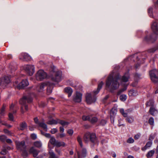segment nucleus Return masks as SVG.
Returning <instances> with one entry per match:
<instances>
[{
  "instance_id": "obj_1",
  "label": "nucleus",
  "mask_w": 158,
  "mask_h": 158,
  "mask_svg": "<svg viewBox=\"0 0 158 158\" xmlns=\"http://www.w3.org/2000/svg\"><path fill=\"white\" fill-rule=\"evenodd\" d=\"M114 72H112L109 75L106 81V88L110 91L118 89L119 86V81H121L119 74L114 76Z\"/></svg>"
},
{
  "instance_id": "obj_2",
  "label": "nucleus",
  "mask_w": 158,
  "mask_h": 158,
  "mask_svg": "<svg viewBox=\"0 0 158 158\" xmlns=\"http://www.w3.org/2000/svg\"><path fill=\"white\" fill-rule=\"evenodd\" d=\"M83 139L85 142L86 143H88L89 142L94 143L96 140V137L94 133L87 132L85 134Z\"/></svg>"
},
{
  "instance_id": "obj_3",
  "label": "nucleus",
  "mask_w": 158,
  "mask_h": 158,
  "mask_svg": "<svg viewBox=\"0 0 158 158\" xmlns=\"http://www.w3.org/2000/svg\"><path fill=\"white\" fill-rule=\"evenodd\" d=\"M62 73L60 71H56L53 70L51 72L50 78L52 81L55 82H58L61 80Z\"/></svg>"
},
{
  "instance_id": "obj_4",
  "label": "nucleus",
  "mask_w": 158,
  "mask_h": 158,
  "mask_svg": "<svg viewBox=\"0 0 158 158\" xmlns=\"http://www.w3.org/2000/svg\"><path fill=\"white\" fill-rule=\"evenodd\" d=\"M32 100V98L31 96H24L19 101L20 104L25 107V110H28V108L27 103L31 102Z\"/></svg>"
},
{
  "instance_id": "obj_5",
  "label": "nucleus",
  "mask_w": 158,
  "mask_h": 158,
  "mask_svg": "<svg viewBox=\"0 0 158 158\" xmlns=\"http://www.w3.org/2000/svg\"><path fill=\"white\" fill-rule=\"evenodd\" d=\"M149 75L152 81L154 83L158 81V71L156 69H153L149 72Z\"/></svg>"
},
{
  "instance_id": "obj_6",
  "label": "nucleus",
  "mask_w": 158,
  "mask_h": 158,
  "mask_svg": "<svg viewBox=\"0 0 158 158\" xmlns=\"http://www.w3.org/2000/svg\"><path fill=\"white\" fill-rule=\"evenodd\" d=\"M36 78L37 80L42 81L47 77V74L42 70H39L36 74Z\"/></svg>"
},
{
  "instance_id": "obj_7",
  "label": "nucleus",
  "mask_w": 158,
  "mask_h": 158,
  "mask_svg": "<svg viewBox=\"0 0 158 158\" xmlns=\"http://www.w3.org/2000/svg\"><path fill=\"white\" fill-rule=\"evenodd\" d=\"M24 69L26 73L30 76L32 75L34 73L35 67L33 65H25L24 66Z\"/></svg>"
},
{
  "instance_id": "obj_8",
  "label": "nucleus",
  "mask_w": 158,
  "mask_h": 158,
  "mask_svg": "<svg viewBox=\"0 0 158 158\" xmlns=\"http://www.w3.org/2000/svg\"><path fill=\"white\" fill-rule=\"evenodd\" d=\"M18 82L17 81H15L14 85L16 86L19 89H21L29 85V83L27 80H23L21 82L18 84Z\"/></svg>"
},
{
  "instance_id": "obj_9",
  "label": "nucleus",
  "mask_w": 158,
  "mask_h": 158,
  "mask_svg": "<svg viewBox=\"0 0 158 158\" xmlns=\"http://www.w3.org/2000/svg\"><path fill=\"white\" fill-rule=\"evenodd\" d=\"M58 123H60L64 127L67 126L69 124V123L68 122H65L62 120H60L58 119L56 120L52 119L48 121L47 122V123L50 125L56 124Z\"/></svg>"
},
{
  "instance_id": "obj_10",
  "label": "nucleus",
  "mask_w": 158,
  "mask_h": 158,
  "mask_svg": "<svg viewBox=\"0 0 158 158\" xmlns=\"http://www.w3.org/2000/svg\"><path fill=\"white\" fill-rule=\"evenodd\" d=\"M10 82L9 77L8 76H5L1 79L0 85L2 88H4Z\"/></svg>"
},
{
  "instance_id": "obj_11",
  "label": "nucleus",
  "mask_w": 158,
  "mask_h": 158,
  "mask_svg": "<svg viewBox=\"0 0 158 158\" xmlns=\"http://www.w3.org/2000/svg\"><path fill=\"white\" fill-rule=\"evenodd\" d=\"M15 143L17 148L18 150L21 151L26 149V146L25 145L24 141H23L21 142L16 141Z\"/></svg>"
},
{
  "instance_id": "obj_12",
  "label": "nucleus",
  "mask_w": 158,
  "mask_h": 158,
  "mask_svg": "<svg viewBox=\"0 0 158 158\" xmlns=\"http://www.w3.org/2000/svg\"><path fill=\"white\" fill-rule=\"evenodd\" d=\"M86 100L88 104H90L95 102L96 98L94 96L92 97L91 94L88 93L86 95Z\"/></svg>"
},
{
  "instance_id": "obj_13",
  "label": "nucleus",
  "mask_w": 158,
  "mask_h": 158,
  "mask_svg": "<svg viewBox=\"0 0 158 158\" xmlns=\"http://www.w3.org/2000/svg\"><path fill=\"white\" fill-rule=\"evenodd\" d=\"M152 29L155 34L158 35V21L156 20L153 22L151 26Z\"/></svg>"
},
{
  "instance_id": "obj_14",
  "label": "nucleus",
  "mask_w": 158,
  "mask_h": 158,
  "mask_svg": "<svg viewBox=\"0 0 158 158\" xmlns=\"http://www.w3.org/2000/svg\"><path fill=\"white\" fill-rule=\"evenodd\" d=\"M14 106L13 104L11 105L10 107V111L11 112L9 114V118L10 120L14 121V118L12 112L13 114H15L16 112V111L14 110Z\"/></svg>"
},
{
  "instance_id": "obj_15",
  "label": "nucleus",
  "mask_w": 158,
  "mask_h": 158,
  "mask_svg": "<svg viewBox=\"0 0 158 158\" xmlns=\"http://www.w3.org/2000/svg\"><path fill=\"white\" fill-rule=\"evenodd\" d=\"M82 94L79 92H77L76 95L73 97V100L75 102H81Z\"/></svg>"
},
{
  "instance_id": "obj_16",
  "label": "nucleus",
  "mask_w": 158,
  "mask_h": 158,
  "mask_svg": "<svg viewBox=\"0 0 158 158\" xmlns=\"http://www.w3.org/2000/svg\"><path fill=\"white\" fill-rule=\"evenodd\" d=\"M29 152L32 153L34 157H35L38 155L39 151L37 150L33 147H32L29 150Z\"/></svg>"
},
{
  "instance_id": "obj_17",
  "label": "nucleus",
  "mask_w": 158,
  "mask_h": 158,
  "mask_svg": "<svg viewBox=\"0 0 158 158\" xmlns=\"http://www.w3.org/2000/svg\"><path fill=\"white\" fill-rule=\"evenodd\" d=\"M117 112V110L115 108H113L111 110L110 119L111 121L113 120V122H114V116L116 114Z\"/></svg>"
},
{
  "instance_id": "obj_18",
  "label": "nucleus",
  "mask_w": 158,
  "mask_h": 158,
  "mask_svg": "<svg viewBox=\"0 0 158 158\" xmlns=\"http://www.w3.org/2000/svg\"><path fill=\"white\" fill-rule=\"evenodd\" d=\"M129 78V74L128 72H127L123 76L121 80L123 82H127L128 81Z\"/></svg>"
},
{
  "instance_id": "obj_19",
  "label": "nucleus",
  "mask_w": 158,
  "mask_h": 158,
  "mask_svg": "<svg viewBox=\"0 0 158 158\" xmlns=\"http://www.w3.org/2000/svg\"><path fill=\"white\" fill-rule=\"evenodd\" d=\"M150 114L154 116L157 113V110L154 107H151L149 110Z\"/></svg>"
},
{
  "instance_id": "obj_20",
  "label": "nucleus",
  "mask_w": 158,
  "mask_h": 158,
  "mask_svg": "<svg viewBox=\"0 0 158 158\" xmlns=\"http://www.w3.org/2000/svg\"><path fill=\"white\" fill-rule=\"evenodd\" d=\"M46 85V84L45 83H41L37 87L36 89L39 92H41L43 90Z\"/></svg>"
},
{
  "instance_id": "obj_21",
  "label": "nucleus",
  "mask_w": 158,
  "mask_h": 158,
  "mask_svg": "<svg viewBox=\"0 0 158 158\" xmlns=\"http://www.w3.org/2000/svg\"><path fill=\"white\" fill-rule=\"evenodd\" d=\"M119 110L120 113L124 117H126L127 116L128 113L129 111V110H126L125 111L123 108H120L119 109Z\"/></svg>"
},
{
  "instance_id": "obj_22",
  "label": "nucleus",
  "mask_w": 158,
  "mask_h": 158,
  "mask_svg": "<svg viewBox=\"0 0 158 158\" xmlns=\"http://www.w3.org/2000/svg\"><path fill=\"white\" fill-rule=\"evenodd\" d=\"M104 83L103 82L101 81L98 85V88L97 89V90L96 91H94V93L95 94H98L99 92V91L100 89H101L102 86V85H103Z\"/></svg>"
},
{
  "instance_id": "obj_23",
  "label": "nucleus",
  "mask_w": 158,
  "mask_h": 158,
  "mask_svg": "<svg viewBox=\"0 0 158 158\" xmlns=\"http://www.w3.org/2000/svg\"><path fill=\"white\" fill-rule=\"evenodd\" d=\"M34 146L36 148H40L42 146V143L40 141H37L33 143Z\"/></svg>"
},
{
  "instance_id": "obj_24",
  "label": "nucleus",
  "mask_w": 158,
  "mask_h": 158,
  "mask_svg": "<svg viewBox=\"0 0 158 158\" xmlns=\"http://www.w3.org/2000/svg\"><path fill=\"white\" fill-rule=\"evenodd\" d=\"M98 119L96 117L93 116L92 115H90V118L89 121L92 123H94L97 122Z\"/></svg>"
},
{
  "instance_id": "obj_25",
  "label": "nucleus",
  "mask_w": 158,
  "mask_h": 158,
  "mask_svg": "<svg viewBox=\"0 0 158 158\" xmlns=\"http://www.w3.org/2000/svg\"><path fill=\"white\" fill-rule=\"evenodd\" d=\"M64 90L66 92L69 94V97L71 96L73 92V90L71 88L69 87H66L65 88Z\"/></svg>"
},
{
  "instance_id": "obj_26",
  "label": "nucleus",
  "mask_w": 158,
  "mask_h": 158,
  "mask_svg": "<svg viewBox=\"0 0 158 158\" xmlns=\"http://www.w3.org/2000/svg\"><path fill=\"white\" fill-rule=\"evenodd\" d=\"M65 145V143L64 142L57 141L55 146L57 147H59L61 146L64 147Z\"/></svg>"
},
{
  "instance_id": "obj_27",
  "label": "nucleus",
  "mask_w": 158,
  "mask_h": 158,
  "mask_svg": "<svg viewBox=\"0 0 158 158\" xmlns=\"http://www.w3.org/2000/svg\"><path fill=\"white\" fill-rule=\"evenodd\" d=\"M24 60L28 61L31 59V57L26 53H24L22 54Z\"/></svg>"
},
{
  "instance_id": "obj_28",
  "label": "nucleus",
  "mask_w": 158,
  "mask_h": 158,
  "mask_svg": "<svg viewBox=\"0 0 158 158\" xmlns=\"http://www.w3.org/2000/svg\"><path fill=\"white\" fill-rule=\"evenodd\" d=\"M27 125L25 122H23L20 124V129L23 130L27 128Z\"/></svg>"
},
{
  "instance_id": "obj_29",
  "label": "nucleus",
  "mask_w": 158,
  "mask_h": 158,
  "mask_svg": "<svg viewBox=\"0 0 158 158\" xmlns=\"http://www.w3.org/2000/svg\"><path fill=\"white\" fill-rule=\"evenodd\" d=\"M137 94V92L134 90H131L129 92V95L130 96H136Z\"/></svg>"
},
{
  "instance_id": "obj_30",
  "label": "nucleus",
  "mask_w": 158,
  "mask_h": 158,
  "mask_svg": "<svg viewBox=\"0 0 158 158\" xmlns=\"http://www.w3.org/2000/svg\"><path fill=\"white\" fill-rule=\"evenodd\" d=\"M152 145V141H149L148 142L145 146L143 148H142V149L143 150H145L146 149H147L148 148L150 147Z\"/></svg>"
},
{
  "instance_id": "obj_31",
  "label": "nucleus",
  "mask_w": 158,
  "mask_h": 158,
  "mask_svg": "<svg viewBox=\"0 0 158 158\" xmlns=\"http://www.w3.org/2000/svg\"><path fill=\"white\" fill-rule=\"evenodd\" d=\"M154 102L152 100H150L147 102L146 106H147L154 107Z\"/></svg>"
},
{
  "instance_id": "obj_32",
  "label": "nucleus",
  "mask_w": 158,
  "mask_h": 158,
  "mask_svg": "<svg viewBox=\"0 0 158 158\" xmlns=\"http://www.w3.org/2000/svg\"><path fill=\"white\" fill-rule=\"evenodd\" d=\"M155 153L154 150H151L149 151L147 154V156L148 158H150L152 157Z\"/></svg>"
},
{
  "instance_id": "obj_33",
  "label": "nucleus",
  "mask_w": 158,
  "mask_h": 158,
  "mask_svg": "<svg viewBox=\"0 0 158 158\" xmlns=\"http://www.w3.org/2000/svg\"><path fill=\"white\" fill-rule=\"evenodd\" d=\"M39 125L43 128L45 131H47V125L45 123H39Z\"/></svg>"
},
{
  "instance_id": "obj_34",
  "label": "nucleus",
  "mask_w": 158,
  "mask_h": 158,
  "mask_svg": "<svg viewBox=\"0 0 158 158\" xmlns=\"http://www.w3.org/2000/svg\"><path fill=\"white\" fill-rule=\"evenodd\" d=\"M77 140L79 144L81 147H83L82 138L80 136H78L77 138Z\"/></svg>"
},
{
  "instance_id": "obj_35",
  "label": "nucleus",
  "mask_w": 158,
  "mask_h": 158,
  "mask_svg": "<svg viewBox=\"0 0 158 158\" xmlns=\"http://www.w3.org/2000/svg\"><path fill=\"white\" fill-rule=\"evenodd\" d=\"M56 141L54 137H51L49 142L51 144L55 146Z\"/></svg>"
},
{
  "instance_id": "obj_36",
  "label": "nucleus",
  "mask_w": 158,
  "mask_h": 158,
  "mask_svg": "<svg viewBox=\"0 0 158 158\" xmlns=\"http://www.w3.org/2000/svg\"><path fill=\"white\" fill-rule=\"evenodd\" d=\"M50 156L49 158H58V157L55 155L54 153L51 150L49 151Z\"/></svg>"
},
{
  "instance_id": "obj_37",
  "label": "nucleus",
  "mask_w": 158,
  "mask_h": 158,
  "mask_svg": "<svg viewBox=\"0 0 158 158\" xmlns=\"http://www.w3.org/2000/svg\"><path fill=\"white\" fill-rule=\"evenodd\" d=\"M126 120L129 123H131L133 122L134 119L131 117H128L126 118Z\"/></svg>"
},
{
  "instance_id": "obj_38",
  "label": "nucleus",
  "mask_w": 158,
  "mask_h": 158,
  "mask_svg": "<svg viewBox=\"0 0 158 158\" xmlns=\"http://www.w3.org/2000/svg\"><path fill=\"white\" fill-rule=\"evenodd\" d=\"M90 115H83L82 117V119L84 121L88 120L89 121L90 119Z\"/></svg>"
},
{
  "instance_id": "obj_39",
  "label": "nucleus",
  "mask_w": 158,
  "mask_h": 158,
  "mask_svg": "<svg viewBox=\"0 0 158 158\" xmlns=\"http://www.w3.org/2000/svg\"><path fill=\"white\" fill-rule=\"evenodd\" d=\"M22 151V155L24 158L28 156V153L26 149L21 151Z\"/></svg>"
},
{
  "instance_id": "obj_40",
  "label": "nucleus",
  "mask_w": 158,
  "mask_h": 158,
  "mask_svg": "<svg viewBox=\"0 0 158 158\" xmlns=\"http://www.w3.org/2000/svg\"><path fill=\"white\" fill-rule=\"evenodd\" d=\"M9 68L11 70V72L15 71L16 69V68L15 65H13L10 64L9 66Z\"/></svg>"
},
{
  "instance_id": "obj_41",
  "label": "nucleus",
  "mask_w": 158,
  "mask_h": 158,
  "mask_svg": "<svg viewBox=\"0 0 158 158\" xmlns=\"http://www.w3.org/2000/svg\"><path fill=\"white\" fill-rule=\"evenodd\" d=\"M6 139V137L5 135H1L0 136V140L2 142H4Z\"/></svg>"
},
{
  "instance_id": "obj_42",
  "label": "nucleus",
  "mask_w": 158,
  "mask_h": 158,
  "mask_svg": "<svg viewBox=\"0 0 158 158\" xmlns=\"http://www.w3.org/2000/svg\"><path fill=\"white\" fill-rule=\"evenodd\" d=\"M120 98L121 101H124L126 99L127 96L124 94H123L120 96Z\"/></svg>"
},
{
  "instance_id": "obj_43",
  "label": "nucleus",
  "mask_w": 158,
  "mask_h": 158,
  "mask_svg": "<svg viewBox=\"0 0 158 158\" xmlns=\"http://www.w3.org/2000/svg\"><path fill=\"white\" fill-rule=\"evenodd\" d=\"M134 140L131 137H130L127 140V143H132L134 142Z\"/></svg>"
},
{
  "instance_id": "obj_44",
  "label": "nucleus",
  "mask_w": 158,
  "mask_h": 158,
  "mask_svg": "<svg viewBox=\"0 0 158 158\" xmlns=\"http://www.w3.org/2000/svg\"><path fill=\"white\" fill-rule=\"evenodd\" d=\"M5 109V106L3 105V107L1 110L0 115L1 116H3L4 114V110Z\"/></svg>"
},
{
  "instance_id": "obj_45",
  "label": "nucleus",
  "mask_w": 158,
  "mask_h": 158,
  "mask_svg": "<svg viewBox=\"0 0 158 158\" xmlns=\"http://www.w3.org/2000/svg\"><path fill=\"white\" fill-rule=\"evenodd\" d=\"M140 75L138 73H136L134 76V78L135 81H137L140 78Z\"/></svg>"
},
{
  "instance_id": "obj_46",
  "label": "nucleus",
  "mask_w": 158,
  "mask_h": 158,
  "mask_svg": "<svg viewBox=\"0 0 158 158\" xmlns=\"http://www.w3.org/2000/svg\"><path fill=\"white\" fill-rule=\"evenodd\" d=\"M149 123L151 125H153L154 123V120L153 118L151 117L150 118L149 120Z\"/></svg>"
},
{
  "instance_id": "obj_47",
  "label": "nucleus",
  "mask_w": 158,
  "mask_h": 158,
  "mask_svg": "<svg viewBox=\"0 0 158 158\" xmlns=\"http://www.w3.org/2000/svg\"><path fill=\"white\" fill-rule=\"evenodd\" d=\"M152 8L150 7L148 9V13L150 17L152 16Z\"/></svg>"
},
{
  "instance_id": "obj_48",
  "label": "nucleus",
  "mask_w": 158,
  "mask_h": 158,
  "mask_svg": "<svg viewBox=\"0 0 158 158\" xmlns=\"http://www.w3.org/2000/svg\"><path fill=\"white\" fill-rule=\"evenodd\" d=\"M7 152V150L6 149H3L2 150V151L0 153L2 155H5L6 154Z\"/></svg>"
},
{
  "instance_id": "obj_49",
  "label": "nucleus",
  "mask_w": 158,
  "mask_h": 158,
  "mask_svg": "<svg viewBox=\"0 0 158 158\" xmlns=\"http://www.w3.org/2000/svg\"><path fill=\"white\" fill-rule=\"evenodd\" d=\"M52 92V89L49 87H48L47 89V93L48 94H50Z\"/></svg>"
},
{
  "instance_id": "obj_50",
  "label": "nucleus",
  "mask_w": 158,
  "mask_h": 158,
  "mask_svg": "<svg viewBox=\"0 0 158 158\" xmlns=\"http://www.w3.org/2000/svg\"><path fill=\"white\" fill-rule=\"evenodd\" d=\"M41 133L42 134L44 135L47 138H50L51 137L50 135L49 134L46 133L45 134L44 132L41 131Z\"/></svg>"
},
{
  "instance_id": "obj_51",
  "label": "nucleus",
  "mask_w": 158,
  "mask_h": 158,
  "mask_svg": "<svg viewBox=\"0 0 158 158\" xmlns=\"http://www.w3.org/2000/svg\"><path fill=\"white\" fill-rule=\"evenodd\" d=\"M155 137V136L154 135H150L149 138V140L152 141V140L154 139Z\"/></svg>"
},
{
  "instance_id": "obj_52",
  "label": "nucleus",
  "mask_w": 158,
  "mask_h": 158,
  "mask_svg": "<svg viewBox=\"0 0 158 158\" xmlns=\"http://www.w3.org/2000/svg\"><path fill=\"white\" fill-rule=\"evenodd\" d=\"M31 138L33 139H35L37 138L36 135L35 134H31Z\"/></svg>"
},
{
  "instance_id": "obj_53",
  "label": "nucleus",
  "mask_w": 158,
  "mask_h": 158,
  "mask_svg": "<svg viewBox=\"0 0 158 158\" xmlns=\"http://www.w3.org/2000/svg\"><path fill=\"white\" fill-rule=\"evenodd\" d=\"M86 151L85 149H83L82 151V156L83 157H85V156L86 154Z\"/></svg>"
},
{
  "instance_id": "obj_54",
  "label": "nucleus",
  "mask_w": 158,
  "mask_h": 158,
  "mask_svg": "<svg viewBox=\"0 0 158 158\" xmlns=\"http://www.w3.org/2000/svg\"><path fill=\"white\" fill-rule=\"evenodd\" d=\"M106 123V122L105 120L102 119L101 120L100 123L102 125H104Z\"/></svg>"
},
{
  "instance_id": "obj_55",
  "label": "nucleus",
  "mask_w": 158,
  "mask_h": 158,
  "mask_svg": "<svg viewBox=\"0 0 158 158\" xmlns=\"http://www.w3.org/2000/svg\"><path fill=\"white\" fill-rule=\"evenodd\" d=\"M140 136V134H138L135 135L134 138L135 140H137L139 138Z\"/></svg>"
},
{
  "instance_id": "obj_56",
  "label": "nucleus",
  "mask_w": 158,
  "mask_h": 158,
  "mask_svg": "<svg viewBox=\"0 0 158 158\" xmlns=\"http://www.w3.org/2000/svg\"><path fill=\"white\" fill-rule=\"evenodd\" d=\"M4 132L5 133L7 134L8 135H11V132H10L8 130L5 129L4 130Z\"/></svg>"
},
{
  "instance_id": "obj_57",
  "label": "nucleus",
  "mask_w": 158,
  "mask_h": 158,
  "mask_svg": "<svg viewBox=\"0 0 158 158\" xmlns=\"http://www.w3.org/2000/svg\"><path fill=\"white\" fill-rule=\"evenodd\" d=\"M126 87H125L123 88V89H121L120 90L118 93V94L119 95L122 92H123V91H125L126 89Z\"/></svg>"
},
{
  "instance_id": "obj_58",
  "label": "nucleus",
  "mask_w": 158,
  "mask_h": 158,
  "mask_svg": "<svg viewBox=\"0 0 158 158\" xmlns=\"http://www.w3.org/2000/svg\"><path fill=\"white\" fill-rule=\"evenodd\" d=\"M67 132L70 135H71L73 134V130L69 129L68 131Z\"/></svg>"
},
{
  "instance_id": "obj_59",
  "label": "nucleus",
  "mask_w": 158,
  "mask_h": 158,
  "mask_svg": "<svg viewBox=\"0 0 158 158\" xmlns=\"http://www.w3.org/2000/svg\"><path fill=\"white\" fill-rule=\"evenodd\" d=\"M57 131V130L56 128H53L51 130V132L52 134H54L56 133Z\"/></svg>"
},
{
  "instance_id": "obj_60",
  "label": "nucleus",
  "mask_w": 158,
  "mask_h": 158,
  "mask_svg": "<svg viewBox=\"0 0 158 158\" xmlns=\"http://www.w3.org/2000/svg\"><path fill=\"white\" fill-rule=\"evenodd\" d=\"M65 136V135L64 133H61L59 134L58 136L57 137L62 138Z\"/></svg>"
},
{
  "instance_id": "obj_61",
  "label": "nucleus",
  "mask_w": 158,
  "mask_h": 158,
  "mask_svg": "<svg viewBox=\"0 0 158 158\" xmlns=\"http://www.w3.org/2000/svg\"><path fill=\"white\" fill-rule=\"evenodd\" d=\"M34 122L36 124H38L39 125V122L38 121V119L37 118H34Z\"/></svg>"
},
{
  "instance_id": "obj_62",
  "label": "nucleus",
  "mask_w": 158,
  "mask_h": 158,
  "mask_svg": "<svg viewBox=\"0 0 158 158\" xmlns=\"http://www.w3.org/2000/svg\"><path fill=\"white\" fill-rule=\"evenodd\" d=\"M151 39H152L151 37H149L147 36L144 39L145 40L147 41H148L151 40Z\"/></svg>"
},
{
  "instance_id": "obj_63",
  "label": "nucleus",
  "mask_w": 158,
  "mask_h": 158,
  "mask_svg": "<svg viewBox=\"0 0 158 158\" xmlns=\"http://www.w3.org/2000/svg\"><path fill=\"white\" fill-rule=\"evenodd\" d=\"M6 142L8 143H12V141L10 139H6Z\"/></svg>"
},
{
  "instance_id": "obj_64",
  "label": "nucleus",
  "mask_w": 158,
  "mask_h": 158,
  "mask_svg": "<svg viewBox=\"0 0 158 158\" xmlns=\"http://www.w3.org/2000/svg\"><path fill=\"white\" fill-rule=\"evenodd\" d=\"M155 50L153 49H150L148 50V52H153L155 51Z\"/></svg>"
}]
</instances>
